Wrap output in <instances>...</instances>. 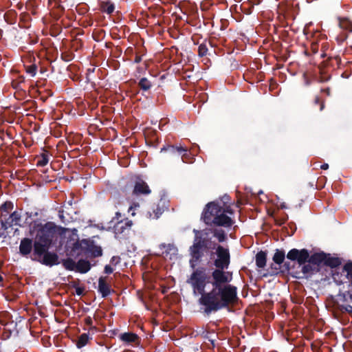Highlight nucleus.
<instances>
[{
  "instance_id": "f257e3e1",
  "label": "nucleus",
  "mask_w": 352,
  "mask_h": 352,
  "mask_svg": "<svg viewBox=\"0 0 352 352\" xmlns=\"http://www.w3.org/2000/svg\"><path fill=\"white\" fill-rule=\"evenodd\" d=\"M232 277L212 276V289L200 297L199 302L204 307V312L209 316L234 305L239 300L237 287L230 284Z\"/></svg>"
},
{
  "instance_id": "f03ea898",
  "label": "nucleus",
  "mask_w": 352,
  "mask_h": 352,
  "mask_svg": "<svg viewBox=\"0 0 352 352\" xmlns=\"http://www.w3.org/2000/svg\"><path fill=\"white\" fill-rule=\"evenodd\" d=\"M193 233L195 236L192 244L188 248L189 265L192 269H195L202 262L205 256H213V250L217 243L212 240V236L215 237L219 243L227 239V234L221 228H206L201 230L194 229Z\"/></svg>"
},
{
  "instance_id": "7ed1b4c3",
  "label": "nucleus",
  "mask_w": 352,
  "mask_h": 352,
  "mask_svg": "<svg viewBox=\"0 0 352 352\" xmlns=\"http://www.w3.org/2000/svg\"><path fill=\"white\" fill-rule=\"evenodd\" d=\"M287 258L292 261H296L299 265H302L301 272L307 276L319 273L322 265L336 268L342 263L340 258L333 256L331 254L322 251L309 254V250L305 248L290 250L287 254Z\"/></svg>"
},
{
  "instance_id": "20e7f679",
  "label": "nucleus",
  "mask_w": 352,
  "mask_h": 352,
  "mask_svg": "<svg viewBox=\"0 0 352 352\" xmlns=\"http://www.w3.org/2000/svg\"><path fill=\"white\" fill-rule=\"evenodd\" d=\"M34 234V248L37 245L52 247L59 234L54 223L47 222L43 224L39 221H34L30 223V234L33 236Z\"/></svg>"
},
{
  "instance_id": "39448f33",
  "label": "nucleus",
  "mask_w": 352,
  "mask_h": 352,
  "mask_svg": "<svg viewBox=\"0 0 352 352\" xmlns=\"http://www.w3.org/2000/svg\"><path fill=\"white\" fill-rule=\"evenodd\" d=\"M221 205L219 201L208 203L204 208L201 219L210 228H230L234 223V220L221 211Z\"/></svg>"
},
{
  "instance_id": "423d86ee",
  "label": "nucleus",
  "mask_w": 352,
  "mask_h": 352,
  "mask_svg": "<svg viewBox=\"0 0 352 352\" xmlns=\"http://www.w3.org/2000/svg\"><path fill=\"white\" fill-rule=\"evenodd\" d=\"M330 304L336 317L344 314L352 316V288L331 296Z\"/></svg>"
},
{
  "instance_id": "0eeeda50",
  "label": "nucleus",
  "mask_w": 352,
  "mask_h": 352,
  "mask_svg": "<svg viewBox=\"0 0 352 352\" xmlns=\"http://www.w3.org/2000/svg\"><path fill=\"white\" fill-rule=\"evenodd\" d=\"M193 272L190 277L187 279L186 283L190 285L195 294H205V288L207 283H210L212 275L209 276L207 273L206 268L204 267H198L192 269Z\"/></svg>"
},
{
  "instance_id": "6e6552de",
  "label": "nucleus",
  "mask_w": 352,
  "mask_h": 352,
  "mask_svg": "<svg viewBox=\"0 0 352 352\" xmlns=\"http://www.w3.org/2000/svg\"><path fill=\"white\" fill-rule=\"evenodd\" d=\"M217 258L214 261L216 268L212 272V276L230 277L229 272H226L230 263V254L228 248L218 245L214 249Z\"/></svg>"
},
{
  "instance_id": "1a4fd4ad",
  "label": "nucleus",
  "mask_w": 352,
  "mask_h": 352,
  "mask_svg": "<svg viewBox=\"0 0 352 352\" xmlns=\"http://www.w3.org/2000/svg\"><path fill=\"white\" fill-rule=\"evenodd\" d=\"M50 248L51 247L37 245L34 248V252L31 255V259L48 267L58 265L60 263L59 256L57 253L49 251Z\"/></svg>"
},
{
  "instance_id": "9d476101",
  "label": "nucleus",
  "mask_w": 352,
  "mask_h": 352,
  "mask_svg": "<svg viewBox=\"0 0 352 352\" xmlns=\"http://www.w3.org/2000/svg\"><path fill=\"white\" fill-rule=\"evenodd\" d=\"M21 212L17 210H15L11 212L4 219H2V220H0L1 229L3 230H7L8 228H12L13 226L23 227V225L21 223Z\"/></svg>"
},
{
  "instance_id": "9b49d317",
  "label": "nucleus",
  "mask_w": 352,
  "mask_h": 352,
  "mask_svg": "<svg viewBox=\"0 0 352 352\" xmlns=\"http://www.w3.org/2000/svg\"><path fill=\"white\" fill-rule=\"evenodd\" d=\"M133 221L129 219L118 221L113 227L114 233L116 236L127 234L131 229Z\"/></svg>"
},
{
  "instance_id": "f8f14e48",
  "label": "nucleus",
  "mask_w": 352,
  "mask_h": 352,
  "mask_svg": "<svg viewBox=\"0 0 352 352\" xmlns=\"http://www.w3.org/2000/svg\"><path fill=\"white\" fill-rule=\"evenodd\" d=\"M25 59L24 67L26 73L31 77H34L38 71V65L36 58L33 54H30L25 58Z\"/></svg>"
},
{
  "instance_id": "ddd939ff",
  "label": "nucleus",
  "mask_w": 352,
  "mask_h": 352,
  "mask_svg": "<svg viewBox=\"0 0 352 352\" xmlns=\"http://www.w3.org/2000/svg\"><path fill=\"white\" fill-rule=\"evenodd\" d=\"M16 327L17 323L13 320H10L6 326H3V331L1 334V339L8 340L12 335L17 336L19 335V331Z\"/></svg>"
},
{
  "instance_id": "4468645a",
  "label": "nucleus",
  "mask_w": 352,
  "mask_h": 352,
  "mask_svg": "<svg viewBox=\"0 0 352 352\" xmlns=\"http://www.w3.org/2000/svg\"><path fill=\"white\" fill-rule=\"evenodd\" d=\"M285 250L276 249L275 250V253L272 257L273 261L278 265L283 264L284 271L288 272L291 269V264H290V262H288V261L285 262Z\"/></svg>"
},
{
  "instance_id": "2eb2a0df",
  "label": "nucleus",
  "mask_w": 352,
  "mask_h": 352,
  "mask_svg": "<svg viewBox=\"0 0 352 352\" xmlns=\"http://www.w3.org/2000/svg\"><path fill=\"white\" fill-rule=\"evenodd\" d=\"M107 277L100 276L98 279V291L102 298L107 297L114 290L111 288L109 283L107 282Z\"/></svg>"
},
{
  "instance_id": "dca6fc26",
  "label": "nucleus",
  "mask_w": 352,
  "mask_h": 352,
  "mask_svg": "<svg viewBox=\"0 0 352 352\" xmlns=\"http://www.w3.org/2000/svg\"><path fill=\"white\" fill-rule=\"evenodd\" d=\"M32 251L34 252V242L32 239L26 237L22 239L19 245V253L22 256H26L30 254Z\"/></svg>"
},
{
  "instance_id": "f3484780",
  "label": "nucleus",
  "mask_w": 352,
  "mask_h": 352,
  "mask_svg": "<svg viewBox=\"0 0 352 352\" xmlns=\"http://www.w3.org/2000/svg\"><path fill=\"white\" fill-rule=\"evenodd\" d=\"M151 190L147 184L143 180L137 181L134 185L133 190V195H147L151 193Z\"/></svg>"
},
{
  "instance_id": "a211bd4d",
  "label": "nucleus",
  "mask_w": 352,
  "mask_h": 352,
  "mask_svg": "<svg viewBox=\"0 0 352 352\" xmlns=\"http://www.w3.org/2000/svg\"><path fill=\"white\" fill-rule=\"evenodd\" d=\"M184 147L181 144H167L166 146H164L161 150L160 153L163 152H167L169 155L172 156H177L179 157L180 154L184 152Z\"/></svg>"
},
{
  "instance_id": "6ab92c4d",
  "label": "nucleus",
  "mask_w": 352,
  "mask_h": 352,
  "mask_svg": "<svg viewBox=\"0 0 352 352\" xmlns=\"http://www.w3.org/2000/svg\"><path fill=\"white\" fill-rule=\"evenodd\" d=\"M82 243L86 245V250L91 254L93 257L101 256L102 250L100 246L96 245L94 242H89L87 240H82Z\"/></svg>"
},
{
  "instance_id": "aec40b11",
  "label": "nucleus",
  "mask_w": 352,
  "mask_h": 352,
  "mask_svg": "<svg viewBox=\"0 0 352 352\" xmlns=\"http://www.w3.org/2000/svg\"><path fill=\"white\" fill-rule=\"evenodd\" d=\"M337 21L340 29L349 33L352 32V19L348 16H338Z\"/></svg>"
},
{
  "instance_id": "412c9836",
  "label": "nucleus",
  "mask_w": 352,
  "mask_h": 352,
  "mask_svg": "<svg viewBox=\"0 0 352 352\" xmlns=\"http://www.w3.org/2000/svg\"><path fill=\"white\" fill-rule=\"evenodd\" d=\"M119 338L126 344L138 343L140 340L139 336L136 333L132 332L121 333L119 336Z\"/></svg>"
},
{
  "instance_id": "4be33fe9",
  "label": "nucleus",
  "mask_w": 352,
  "mask_h": 352,
  "mask_svg": "<svg viewBox=\"0 0 352 352\" xmlns=\"http://www.w3.org/2000/svg\"><path fill=\"white\" fill-rule=\"evenodd\" d=\"M13 208H14V204L12 201H5L4 203H3L0 206V212H1L0 220H2V219H4L8 215H9L11 213Z\"/></svg>"
},
{
  "instance_id": "5701e85b",
  "label": "nucleus",
  "mask_w": 352,
  "mask_h": 352,
  "mask_svg": "<svg viewBox=\"0 0 352 352\" xmlns=\"http://www.w3.org/2000/svg\"><path fill=\"white\" fill-rule=\"evenodd\" d=\"M255 263L258 268L263 269L266 266L267 252L265 251H259L255 256Z\"/></svg>"
},
{
  "instance_id": "b1692460",
  "label": "nucleus",
  "mask_w": 352,
  "mask_h": 352,
  "mask_svg": "<svg viewBox=\"0 0 352 352\" xmlns=\"http://www.w3.org/2000/svg\"><path fill=\"white\" fill-rule=\"evenodd\" d=\"M91 269V264L89 261L85 259H80L76 263V271L81 273L85 274L89 272Z\"/></svg>"
},
{
  "instance_id": "393cba45",
  "label": "nucleus",
  "mask_w": 352,
  "mask_h": 352,
  "mask_svg": "<svg viewBox=\"0 0 352 352\" xmlns=\"http://www.w3.org/2000/svg\"><path fill=\"white\" fill-rule=\"evenodd\" d=\"M342 272L345 274L346 278L349 282V287L352 288V261H349L346 262L343 267Z\"/></svg>"
},
{
  "instance_id": "a878e982",
  "label": "nucleus",
  "mask_w": 352,
  "mask_h": 352,
  "mask_svg": "<svg viewBox=\"0 0 352 352\" xmlns=\"http://www.w3.org/2000/svg\"><path fill=\"white\" fill-rule=\"evenodd\" d=\"M86 249V245L82 243V241H76L73 243V246L71 250L72 255H80L82 253V250Z\"/></svg>"
},
{
  "instance_id": "bb28decb",
  "label": "nucleus",
  "mask_w": 352,
  "mask_h": 352,
  "mask_svg": "<svg viewBox=\"0 0 352 352\" xmlns=\"http://www.w3.org/2000/svg\"><path fill=\"white\" fill-rule=\"evenodd\" d=\"M138 87L143 91H148L153 87V83L147 78L143 77L139 80Z\"/></svg>"
},
{
  "instance_id": "cd10ccee",
  "label": "nucleus",
  "mask_w": 352,
  "mask_h": 352,
  "mask_svg": "<svg viewBox=\"0 0 352 352\" xmlns=\"http://www.w3.org/2000/svg\"><path fill=\"white\" fill-rule=\"evenodd\" d=\"M91 338H90L89 335L88 333H82L78 338V340L76 342V346L78 349H81L84 347L91 340Z\"/></svg>"
},
{
  "instance_id": "c85d7f7f",
  "label": "nucleus",
  "mask_w": 352,
  "mask_h": 352,
  "mask_svg": "<svg viewBox=\"0 0 352 352\" xmlns=\"http://www.w3.org/2000/svg\"><path fill=\"white\" fill-rule=\"evenodd\" d=\"M115 10L114 4L110 1H102L101 3V10L108 14H111Z\"/></svg>"
},
{
  "instance_id": "c756f323",
  "label": "nucleus",
  "mask_w": 352,
  "mask_h": 352,
  "mask_svg": "<svg viewBox=\"0 0 352 352\" xmlns=\"http://www.w3.org/2000/svg\"><path fill=\"white\" fill-rule=\"evenodd\" d=\"M180 157L182 159V161L184 163L186 164H191L194 162V157L191 154V153L186 148L184 147V151L180 154Z\"/></svg>"
},
{
  "instance_id": "7c9ffc66",
  "label": "nucleus",
  "mask_w": 352,
  "mask_h": 352,
  "mask_svg": "<svg viewBox=\"0 0 352 352\" xmlns=\"http://www.w3.org/2000/svg\"><path fill=\"white\" fill-rule=\"evenodd\" d=\"M12 320V316L8 311H3L0 312V324L2 326H6Z\"/></svg>"
},
{
  "instance_id": "2f4dec72",
  "label": "nucleus",
  "mask_w": 352,
  "mask_h": 352,
  "mask_svg": "<svg viewBox=\"0 0 352 352\" xmlns=\"http://www.w3.org/2000/svg\"><path fill=\"white\" fill-rule=\"evenodd\" d=\"M160 248L165 250L163 253L166 254V255L175 254L177 252V248L173 244L162 243L160 245Z\"/></svg>"
},
{
  "instance_id": "473e14b6",
  "label": "nucleus",
  "mask_w": 352,
  "mask_h": 352,
  "mask_svg": "<svg viewBox=\"0 0 352 352\" xmlns=\"http://www.w3.org/2000/svg\"><path fill=\"white\" fill-rule=\"evenodd\" d=\"M63 265L64 267L69 271L76 270V263L71 258H67L63 261Z\"/></svg>"
},
{
  "instance_id": "72a5a7b5",
  "label": "nucleus",
  "mask_w": 352,
  "mask_h": 352,
  "mask_svg": "<svg viewBox=\"0 0 352 352\" xmlns=\"http://www.w3.org/2000/svg\"><path fill=\"white\" fill-rule=\"evenodd\" d=\"M259 3H260L259 1H254L252 3H243L241 5V9L246 14H250L254 9V6L258 5V4H259Z\"/></svg>"
},
{
  "instance_id": "f704fd0d",
  "label": "nucleus",
  "mask_w": 352,
  "mask_h": 352,
  "mask_svg": "<svg viewBox=\"0 0 352 352\" xmlns=\"http://www.w3.org/2000/svg\"><path fill=\"white\" fill-rule=\"evenodd\" d=\"M49 162V156L47 153H42L36 161L37 166H45Z\"/></svg>"
},
{
  "instance_id": "c9c22d12",
  "label": "nucleus",
  "mask_w": 352,
  "mask_h": 352,
  "mask_svg": "<svg viewBox=\"0 0 352 352\" xmlns=\"http://www.w3.org/2000/svg\"><path fill=\"white\" fill-rule=\"evenodd\" d=\"M208 47L206 45V40L200 44L198 47V56L200 57H203L207 55L208 54Z\"/></svg>"
},
{
  "instance_id": "e433bc0d",
  "label": "nucleus",
  "mask_w": 352,
  "mask_h": 352,
  "mask_svg": "<svg viewBox=\"0 0 352 352\" xmlns=\"http://www.w3.org/2000/svg\"><path fill=\"white\" fill-rule=\"evenodd\" d=\"M221 212L226 214H232L234 213L233 210L231 208L230 206H226L225 202L223 203V206H221Z\"/></svg>"
},
{
  "instance_id": "4c0bfd02",
  "label": "nucleus",
  "mask_w": 352,
  "mask_h": 352,
  "mask_svg": "<svg viewBox=\"0 0 352 352\" xmlns=\"http://www.w3.org/2000/svg\"><path fill=\"white\" fill-rule=\"evenodd\" d=\"M314 103L315 104H319L320 108L319 110L321 111L324 108V102L323 100H321L319 96H316L314 100Z\"/></svg>"
},
{
  "instance_id": "58836bf2",
  "label": "nucleus",
  "mask_w": 352,
  "mask_h": 352,
  "mask_svg": "<svg viewBox=\"0 0 352 352\" xmlns=\"http://www.w3.org/2000/svg\"><path fill=\"white\" fill-rule=\"evenodd\" d=\"M25 215H26V219H25V223H28L30 225V223L31 222H28V218H32V217H36L38 216V212H25Z\"/></svg>"
},
{
  "instance_id": "ea45409f",
  "label": "nucleus",
  "mask_w": 352,
  "mask_h": 352,
  "mask_svg": "<svg viewBox=\"0 0 352 352\" xmlns=\"http://www.w3.org/2000/svg\"><path fill=\"white\" fill-rule=\"evenodd\" d=\"M153 212L155 214V217L159 218V217L163 213L164 210L161 209L159 205H157L156 209L153 210Z\"/></svg>"
},
{
  "instance_id": "a19ab883",
  "label": "nucleus",
  "mask_w": 352,
  "mask_h": 352,
  "mask_svg": "<svg viewBox=\"0 0 352 352\" xmlns=\"http://www.w3.org/2000/svg\"><path fill=\"white\" fill-rule=\"evenodd\" d=\"M120 262V258L119 256H113L111 257L110 263L112 265H116Z\"/></svg>"
},
{
  "instance_id": "79ce46f5",
  "label": "nucleus",
  "mask_w": 352,
  "mask_h": 352,
  "mask_svg": "<svg viewBox=\"0 0 352 352\" xmlns=\"http://www.w3.org/2000/svg\"><path fill=\"white\" fill-rule=\"evenodd\" d=\"M311 50L314 54H316L318 52V43L313 42L311 45Z\"/></svg>"
},
{
  "instance_id": "37998d69",
  "label": "nucleus",
  "mask_w": 352,
  "mask_h": 352,
  "mask_svg": "<svg viewBox=\"0 0 352 352\" xmlns=\"http://www.w3.org/2000/svg\"><path fill=\"white\" fill-rule=\"evenodd\" d=\"M113 272V269L109 265H107L104 267V272L107 274H110Z\"/></svg>"
},
{
  "instance_id": "c03bdc74",
  "label": "nucleus",
  "mask_w": 352,
  "mask_h": 352,
  "mask_svg": "<svg viewBox=\"0 0 352 352\" xmlns=\"http://www.w3.org/2000/svg\"><path fill=\"white\" fill-rule=\"evenodd\" d=\"M85 323L87 326H91L93 324L92 318L90 316H87L85 318Z\"/></svg>"
},
{
  "instance_id": "a18cd8bd",
  "label": "nucleus",
  "mask_w": 352,
  "mask_h": 352,
  "mask_svg": "<svg viewBox=\"0 0 352 352\" xmlns=\"http://www.w3.org/2000/svg\"><path fill=\"white\" fill-rule=\"evenodd\" d=\"M83 292H84V288L83 287H76V293L78 296H81L83 294Z\"/></svg>"
},
{
  "instance_id": "49530a36",
  "label": "nucleus",
  "mask_w": 352,
  "mask_h": 352,
  "mask_svg": "<svg viewBox=\"0 0 352 352\" xmlns=\"http://www.w3.org/2000/svg\"><path fill=\"white\" fill-rule=\"evenodd\" d=\"M142 56L136 54L135 59H134V63H139L142 61Z\"/></svg>"
},
{
  "instance_id": "de8ad7c7",
  "label": "nucleus",
  "mask_w": 352,
  "mask_h": 352,
  "mask_svg": "<svg viewBox=\"0 0 352 352\" xmlns=\"http://www.w3.org/2000/svg\"><path fill=\"white\" fill-rule=\"evenodd\" d=\"M321 92L324 93L327 96H331V89L329 87L322 89Z\"/></svg>"
},
{
  "instance_id": "09e8293b",
  "label": "nucleus",
  "mask_w": 352,
  "mask_h": 352,
  "mask_svg": "<svg viewBox=\"0 0 352 352\" xmlns=\"http://www.w3.org/2000/svg\"><path fill=\"white\" fill-rule=\"evenodd\" d=\"M327 44V43H322V44H321L322 49L323 50V53L321 54V57L326 56V54L324 53V52L325 50V48H327V46H326Z\"/></svg>"
},
{
  "instance_id": "8fccbe9b",
  "label": "nucleus",
  "mask_w": 352,
  "mask_h": 352,
  "mask_svg": "<svg viewBox=\"0 0 352 352\" xmlns=\"http://www.w3.org/2000/svg\"><path fill=\"white\" fill-rule=\"evenodd\" d=\"M329 60H333V58H332V57H329ZM333 60H335L336 61V63H337V64H339V63H340V61H341V59H340V58L339 56H336V57H334V58H333Z\"/></svg>"
},
{
  "instance_id": "3c124183",
  "label": "nucleus",
  "mask_w": 352,
  "mask_h": 352,
  "mask_svg": "<svg viewBox=\"0 0 352 352\" xmlns=\"http://www.w3.org/2000/svg\"><path fill=\"white\" fill-rule=\"evenodd\" d=\"M320 168L322 170H327L329 168V164L327 163H324L320 166Z\"/></svg>"
},
{
  "instance_id": "603ef678",
  "label": "nucleus",
  "mask_w": 352,
  "mask_h": 352,
  "mask_svg": "<svg viewBox=\"0 0 352 352\" xmlns=\"http://www.w3.org/2000/svg\"><path fill=\"white\" fill-rule=\"evenodd\" d=\"M139 207V204H133V206H131L129 208V211L133 210L134 208Z\"/></svg>"
},
{
  "instance_id": "864d4df0",
  "label": "nucleus",
  "mask_w": 352,
  "mask_h": 352,
  "mask_svg": "<svg viewBox=\"0 0 352 352\" xmlns=\"http://www.w3.org/2000/svg\"><path fill=\"white\" fill-rule=\"evenodd\" d=\"M3 286V277L0 274V287Z\"/></svg>"
},
{
  "instance_id": "5fc2aeb1",
  "label": "nucleus",
  "mask_w": 352,
  "mask_h": 352,
  "mask_svg": "<svg viewBox=\"0 0 352 352\" xmlns=\"http://www.w3.org/2000/svg\"><path fill=\"white\" fill-rule=\"evenodd\" d=\"M38 42V38H35V39H32L30 41V44H35Z\"/></svg>"
},
{
  "instance_id": "6e6d98bb",
  "label": "nucleus",
  "mask_w": 352,
  "mask_h": 352,
  "mask_svg": "<svg viewBox=\"0 0 352 352\" xmlns=\"http://www.w3.org/2000/svg\"><path fill=\"white\" fill-rule=\"evenodd\" d=\"M121 217V214L119 212L116 213V217L118 219Z\"/></svg>"
},
{
  "instance_id": "4d7b16f0",
  "label": "nucleus",
  "mask_w": 352,
  "mask_h": 352,
  "mask_svg": "<svg viewBox=\"0 0 352 352\" xmlns=\"http://www.w3.org/2000/svg\"><path fill=\"white\" fill-rule=\"evenodd\" d=\"M170 3L175 4L177 2V0H169Z\"/></svg>"
},
{
  "instance_id": "13d9d810",
  "label": "nucleus",
  "mask_w": 352,
  "mask_h": 352,
  "mask_svg": "<svg viewBox=\"0 0 352 352\" xmlns=\"http://www.w3.org/2000/svg\"><path fill=\"white\" fill-rule=\"evenodd\" d=\"M62 58H63L64 60H65V61H69V60H70V58H65L63 57V55H62Z\"/></svg>"
},
{
  "instance_id": "bf43d9fd",
  "label": "nucleus",
  "mask_w": 352,
  "mask_h": 352,
  "mask_svg": "<svg viewBox=\"0 0 352 352\" xmlns=\"http://www.w3.org/2000/svg\"><path fill=\"white\" fill-rule=\"evenodd\" d=\"M192 40L193 41L194 44H198V42H196V41H195L194 36H192Z\"/></svg>"
},
{
  "instance_id": "052dcab7",
  "label": "nucleus",
  "mask_w": 352,
  "mask_h": 352,
  "mask_svg": "<svg viewBox=\"0 0 352 352\" xmlns=\"http://www.w3.org/2000/svg\"><path fill=\"white\" fill-rule=\"evenodd\" d=\"M224 199H225V200H228L229 199V197L228 196H225Z\"/></svg>"
},
{
  "instance_id": "680f3d73",
  "label": "nucleus",
  "mask_w": 352,
  "mask_h": 352,
  "mask_svg": "<svg viewBox=\"0 0 352 352\" xmlns=\"http://www.w3.org/2000/svg\"><path fill=\"white\" fill-rule=\"evenodd\" d=\"M162 292V294H165L166 292V289H164Z\"/></svg>"
},
{
  "instance_id": "e2e57ef3",
  "label": "nucleus",
  "mask_w": 352,
  "mask_h": 352,
  "mask_svg": "<svg viewBox=\"0 0 352 352\" xmlns=\"http://www.w3.org/2000/svg\"><path fill=\"white\" fill-rule=\"evenodd\" d=\"M209 340L211 342V343H212V345L214 346V340Z\"/></svg>"
},
{
  "instance_id": "0e129e2a",
  "label": "nucleus",
  "mask_w": 352,
  "mask_h": 352,
  "mask_svg": "<svg viewBox=\"0 0 352 352\" xmlns=\"http://www.w3.org/2000/svg\"><path fill=\"white\" fill-rule=\"evenodd\" d=\"M306 85H309V80H306Z\"/></svg>"
},
{
  "instance_id": "69168bd1",
  "label": "nucleus",
  "mask_w": 352,
  "mask_h": 352,
  "mask_svg": "<svg viewBox=\"0 0 352 352\" xmlns=\"http://www.w3.org/2000/svg\"><path fill=\"white\" fill-rule=\"evenodd\" d=\"M208 332H206V335L204 336V338H208Z\"/></svg>"
},
{
  "instance_id": "338daca9",
  "label": "nucleus",
  "mask_w": 352,
  "mask_h": 352,
  "mask_svg": "<svg viewBox=\"0 0 352 352\" xmlns=\"http://www.w3.org/2000/svg\"><path fill=\"white\" fill-rule=\"evenodd\" d=\"M127 50H129H129H130V51H133V48H131V47H129V48L127 49Z\"/></svg>"
},
{
  "instance_id": "774afa93",
  "label": "nucleus",
  "mask_w": 352,
  "mask_h": 352,
  "mask_svg": "<svg viewBox=\"0 0 352 352\" xmlns=\"http://www.w3.org/2000/svg\"><path fill=\"white\" fill-rule=\"evenodd\" d=\"M286 208V207H285V205H282V206H281V208Z\"/></svg>"
}]
</instances>
